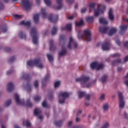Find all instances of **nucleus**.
Segmentation results:
<instances>
[{
  "mask_svg": "<svg viewBox=\"0 0 128 128\" xmlns=\"http://www.w3.org/2000/svg\"><path fill=\"white\" fill-rule=\"evenodd\" d=\"M50 45V50H52V48H54V40H50L49 42Z\"/></svg>",
  "mask_w": 128,
  "mask_h": 128,
  "instance_id": "7c9ffc66",
  "label": "nucleus"
},
{
  "mask_svg": "<svg viewBox=\"0 0 128 128\" xmlns=\"http://www.w3.org/2000/svg\"><path fill=\"white\" fill-rule=\"evenodd\" d=\"M90 96L89 94L86 95V100H90Z\"/></svg>",
  "mask_w": 128,
  "mask_h": 128,
  "instance_id": "e2e57ef3",
  "label": "nucleus"
},
{
  "mask_svg": "<svg viewBox=\"0 0 128 128\" xmlns=\"http://www.w3.org/2000/svg\"><path fill=\"white\" fill-rule=\"evenodd\" d=\"M110 44L108 42H104L102 44V50H109Z\"/></svg>",
  "mask_w": 128,
  "mask_h": 128,
  "instance_id": "2eb2a0df",
  "label": "nucleus"
},
{
  "mask_svg": "<svg viewBox=\"0 0 128 128\" xmlns=\"http://www.w3.org/2000/svg\"><path fill=\"white\" fill-rule=\"evenodd\" d=\"M86 12V8H83L81 9V12L82 14H84Z\"/></svg>",
  "mask_w": 128,
  "mask_h": 128,
  "instance_id": "6e6d98bb",
  "label": "nucleus"
},
{
  "mask_svg": "<svg viewBox=\"0 0 128 128\" xmlns=\"http://www.w3.org/2000/svg\"><path fill=\"white\" fill-rule=\"evenodd\" d=\"M68 47L70 50L72 48H76L78 47V44H76V40L72 36L70 38V42L68 45Z\"/></svg>",
  "mask_w": 128,
  "mask_h": 128,
  "instance_id": "1a4fd4ad",
  "label": "nucleus"
},
{
  "mask_svg": "<svg viewBox=\"0 0 128 128\" xmlns=\"http://www.w3.org/2000/svg\"><path fill=\"white\" fill-rule=\"evenodd\" d=\"M103 110H104V112H106V110H108V104H104L103 106Z\"/></svg>",
  "mask_w": 128,
  "mask_h": 128,
  "instance_id": "37998d69",
  "label": "nucleus"
},
{
  "mask_svg": "<svg viewBox=\"0 0 128 128\" xmlns=\"http://www.w3.org/2000/svg\"><path fill=\"white\" fill-rule=\"evenodd\" d=\"M116 44H118V46H120V40H116Z\"/></svg>",
  "mask_w": 128,
  "mask_h": 128,
  "instance_id": "052dcab7",
  "label": "nucleus"
},
{
  "mask_svg": "<svg viewBox=\"0 0 128 128\" xmlns=\"http://www.w3.org/2000/svg\"><path fill=\"white\" fill-rule=\"evenodd\" d=\"M14 60H16V57H14V56H13L12 58H10V59L9 60V62H14Z\"/></svg>",
  "mask_w": 128,
  "mask_h": 128,
  "instance_id": "864d4df0",
  "label": "nucleus"
},
{
  "mask_svg": "<svg viewBox=\"0 0 128 128\" xmlns=\"http://www.w3.org/2000/svg\"><path fill=\"white\" fill-rule=\"evenodd\" d=\"M116 32V28H113L110 29L109 33H108V35L112 36V34H115V32Z\"/></svg>",
  "mask_w": 128,
  "mask_h": 128,
  "instance_id": "bb28decb",
  "label": "nucleus"
},
{
  "mask_svg": "<svg viewBox=\"0 0 128 128\" xmlns=\"http://www.w3.org/2000/svg\"><path fill=\"white\" fill-rule=\"evenodd\" d=\"M27 64L28 66H36L38 68H44V64L40 62V59L28 61L27 62Z\"/></svg>",
  "mask_w": 128,
  "mask_h": 128,
  "instance_id": "7ed1b4c3",
  "label": "nucleus"
},
{
  "mask_svg": "<svg viewBox=\"0 0 128 128\" xmlns=\"http://www.w3.org/2000/svg\"><path fill=\"white\" fill-rule=\"evenodd\" d=\"M41 14H42V17L44 18H46V16H48V14H46V8H42L41 10Z\"/></svg>",
  "mask_w": 128,
  "mask_h": 128,
  "instance_id": "4be33fe9",
  "label": "nucleus"
},
{
  "mask_svg": "<svg viewBox=\"0 0 128 128\" xmlns=\"http://www.w3.org/2000/svg\"><path fill=\"white\" fill-rule=\"evenodd\" d=\"M86 20L88 22H94V16H87L86 17Z\"/></svg>",
  "mask_w": 128,
  "mask_h": 128,
  "instance_id": "b1692460",
  "label": "nucleus"
},
{
  "mask_svg": "<svg viewBox=\"0 0 128 128\" xmlns=\"http://www.w3.org/2000/svg\"><path fill=\"white\" fill-rule=\"evenodd\" d=\"M44 2L48 6H52V1L50 0H44Z\"/></svg>",
  "mask_w": 128,
  "mask_h": 128,
  "instance_id": "473e14b6",
  "label": "nucleus"
},
{
  "mask_svg": "<svg viewBox=\"0 0 128 128\" xmlns=\"http://www.w3.org/2000/svg\"><path fill=\"white\" fill-rule=\"evenodd\" d=\"M124 116L126 118H128V114L126 112L124 113Z\"/></svg>",
  "mask_w": 128,
  "mask_h": 128,
  "instance_id": "338daca9",
  "label": "nucleus"
},
{
  "mask_svg": "<svg viewBox=\"0 0 128 128\" xmlns=\"http://www.w3.org/2000/svg\"><path fill=\"white\" fill-rule=\"evenodd\" d=\"M38 18H40L39 14H35L34 16V20L35 24H38Z\"/></svg>",
  "mask_w": 128,
  "mask_h": 128,
  "instance_id": "393cba45",
  "label": "nucleus"
},
{
  "mask_svg": "<svg viewBox=\"0 0 128 128\" xmlns=\"http://www.w3.org/2000/svg\"><path fill=\"white\" fill-rule=\"evenodd\" d=\"M120 34H124L126 30H128V24L121 25L120 26Z\"/></svg>",
  "mask_w": 128,
  "mask_h": 128,
  "instance_id": "4468645a",
  "label": "nucleus"
},
{
  "mask_svg": "<svg viewBox=\"0 0 128 128\" xmlns=\"http://www.w3.org/2000/svg\"><path fill=\"white\" fill-rule=\"evenodd\" d=\"M70 96V93L68 92H60L59 94V100L60 104H64L66 98Z\"/></svg>",
  "mask_w": 128,
  "mask_h": 128,
  "instance_id": "20e7f679",
  "label": "nucleus"
},
{
  "mask_svg": "<svg viewBox=\"0 0 128 128\" xmlns=\"http://www.w3.org/2000/svg\"><path fill=\"white\" fill-rule=\"evenodd\" d=\"M36 4H40V0H36Z\"/></svg>",
  "mask_w": 128,
  "mask_h": 128,
  "instance_id": "774afa93",
  "label": "nucleus"
},
{
  "mask_svg": "<svg viewBox=\"0 0 128 128\" xmlns=\"http://www.w3.org/2000/svg\"><path fill=\"white\" fill-rule=\"evenodd\" d=\"M21 5L23 8L27 12L32 8V4L30 2V0H21Z\"/></svg>",
  "mask_w": 128,
  "mask_h": 128,
  "instance_id": "423d86ee",
  "label": "nucleus"
},
{
  "mask_svg": "<svg viewBox=\"0 0 128 128\" xmlns=\"http://www.w3.org/2000/svg\"><path fill=\"white\" fill-rule=\"evenodd\" d=\"M106 97V94H102L100 96V100H104V98Z\"/></svg>",
  "mask_w": 128,
  "mask_h": 128,
  "instance_id": "603ef678",
  "label": "nucleus"
},
{
  "mask_svg": "<svg viewBox=\"0 0 128 128\" xmlns=\"http://www.w3.org/2000/svg\"><path fill=\"white\" fill-rule=\"evenodd\" d=\"M19 38H24V34L22 32H20L18 34Z\"/></svg>",
  "mask_w": 128,
  "mask_h": 128,
  "instance_id": "ea45409f",
  "label": "nucleus"
},
{
  "mask_svg": "<svg viewBox=\"0 0 128 128\" xmlns=\"http://www.w3.org/2000/svg\"><path fill=\"white\" fill-rule=\"evenodd\" d=\"M76 16H78V14H76V12L72 14L70 16L68 17V20H72L74 18H76Z\"/></svg>",
  "mask_w": 128,
  "mask_h": 128,
  "instance_id": "f704fd0d",
  "label": "nucleus"
},
{
  "mask_svg": "<svg viewBox=\"0 0 128 128\" xmlns=\"http://www.w3.org/2000/svg\"><path fill=\"white\" fill-rule=\"evenodd\" d=\"M50 77L49 74H47L45 77V78L42 81V84L44 85V82H46L48 80V78Z\"/></svg>",
  "mask_w": 128,
  "mask_h": 128,
  "instance_id": "2f4dec72",
  "label": "nucleus"
},
{
  "mask_svg": "<svg viewBox=\"0 0 128 128\" xmlns=\"http://www.w3.org/2000/svg\"><path fill=\"white\" fill-rule=\"evenodd\" d=\"M108 18L110 20H112L114 18L112 10L110 8L108 12Z\"/></svg>",
  "mask_w": 128,
  "mask_h": 128,
  "instance_id": "412c9836",
  "label": "nucleus"
},
{
  "mask_svg": "<svg viewBox=\"0 0 128 128\" xmlns=\"http://www.w3.org/2000/svg\"><path fill=\"white\" fill-rule=\"evenodd\" d=\"M99 22L100 24H106L108 22V20L106 18L102 17L100 18Z\"/></svg>",
  "mask_w": 128,
  "mask_h": 128,
  "instance_id": "5701e85b",
  "label": "nucleus"
},
{
  "mask_svg": "<svg viewBox=\"0 0 128 128\" xmlns=\"http://www.w3.org/2000/svg\"><path fill=\"white\" fill-rule=\"evenodd\" d=\"M58 26H54L52 29V36H54V34H56V32H58Z\"/></svg>",
  "mask_w": 128,
  "mask_h": 128,
  "instance_id": "a878e982",
  "label": "nucleus"
},
{
  "mask_svg": "<svg viewBox=\"0 0 128 128\" xmlns=\"http://www.w3.org/2000/svg\"><path fill=\"white\" fill-rule=\"evenodd\" d=\"M124 46L125 48H126L128 49V41L124 42Z\"/></svg>",
  "mask_w": 128,
  "mask_h": 128,
  "instance_id": "bf43d9fd",
  "label": "nucleus"
},
{
  "mask_svg": "<svg viewBox=\"0 0 128 128\" xmlns=\"http://www.w3.org/2000/svg\"><path fill=\"white\" fill-rule=\"evenodd\" d=\"M13 16L14 18H20V16L18 14H14Z\"/></svg>",
  "mask_w": 128,
  "mask_h": 128,
  "instance_id": "13d9d810",
  "label": "nucleus"
},
{
  "mask_svg": "<svg viewBox=\"0 0 128 128\" xmlns=\"http://www.w3.org/2000/svg\"><path fill=\"white\" fill-rule=\"evenodd\" d=\"M72 30V24H66V26H62L61 28V30L62 32L63 30H68V32Z\"/></svg>",
  "mask_w": 128,
  "mask_h": 128,
  "instance_id": "a211bd4d",
  "label": "nucleus"
},
{
  "mask_svg": "<svg viewBox=\"0 0 128 128\" xmlns=\"http://www.w3.org/2000/svg\"><path fill=\"white\" fill-rule=\"evenodd\" d=\"M20 24H24L25 26H30V22L28 21L24 22V20H22L20 22Z\"/></svg>",
  "mask_w": 128,
  "mask_h": 128,
  "instance_id": "cd10ccee",
  "label": "nucleus"
},
{
  "mask_svg": "<svg viewBox=\"0 0 128 128\" xmlns=\"http://www.w3.org/2000/svg\"><path fill=\"white\" fill-rule=\"evenodd\" d=\"M64 36L61 35L60 38V42H64Z\"/></svg>",
  "mask_w": 128,
  "mask_h": 128,
  "instance_id": "3c124183",
  "label": "nucleus"
},
{
  "mask_svg": "<svg viewBox=\"0 0 128 128\" xmlns=\"http://www.w3.org/2000/svg\"><path fill=\"white\" fill-rule=\"evenodd\" d=\"M60 84V82L57 81L55 82L54 83V88H58Z\"/></svg>",
  "mask_w": 128,
  "mask_h": 128,
  "instance_id": "c03bdc74",
  "label": "nucleus"
},
{
  "mask_svg": "<svg viewBox=\"0 0 128 128\" xmlns=\"http://www.w3.org/2000/svg\"><path fill=\"white\" fill-rule=\"evenodd\" d=\"M66 54V48H64V44L62 45V50L59 52L58 54L59 56H64Z\"/></svg>",
  "mask_w": 128,
  "mask_h": 128,
  "instance_id": "6ab92c4d",
  "label": "nucleus"
},
{
  "mask_svg": "<svg viewBox=\"0 0 128 128\" xmlns=\"http://www.w3.org/2000/svg\"><path fill=\"white\" fill-rule=\"evenodd\" d=\"M57 5L54 7L56 10H60L62 8V0H56Z\"/></svg>",
  "mask_w": 128,
  "mask_h": 128,
  "instance_id": "dca6fc26",
  "label": "nucleus"
},
{
  "mask_svg": "<svg viewBox=\"0 0 128 128\" xmlns=\"http://www.w3.org/2000/svg\"><path fill=\"white\" fill-rule=\"evenodd\" d=\"M82 38H84V35H82V32L80 30H79L78 31V40H82Z\"/></svg>",
  "mask_w": 128,
  "mask_h": 128,
  "instance_id": "c85d7f7f",
  "label": "nucleus"
},
{
  "mask_svg": "<svg viewBox=\"0 0 128 128\" xmlns=\"http://www.w3.org/2000/svg\"><path fill=\"white\" fill-rule=\"evenodd\" d=\"M107 78L108 76L106 75L103 76L101 78V82H105L106 81Z\"/></svg>",
  "mask_w": 128,
  "mask_h": 128,
  "instance_id": "79ce46f5",
  "label": "nucleus"
},
{
  "mask_svg": "<svg viewBox=\"0 0 128 128\" xmlns=\"http://www.w3.org/2000/svg\"><path fill=\"white\" fill-rule=\"evenodd\" d=\"M42 106L44 108H48V104H46V101L44 100L42 104Z\"/></svg>",
  "mask_w": 128,
  "mask_h": 128,
  "instance_id": "09e8293b",
  "label": "nucleus"
},
{
  "mask_svg": "<svg viewBox=\"0 0 128 128\" xmlns=\"http://www.w3.org/2000/svg\"><path fill=\"white\" fill-rule=\"evenodd\" d=\"M14 90V84H12V82H10L8 84L7 86H6V91L8 92H10L12 90Z\"/></svg>",
  "mask_w": 128,
  "mask_h": 128,
  "instance_id": "f3484780",
  "label": "nucleus"
},
{
  "mask_svg": "<svg viewBox=\"0 0 128 128\" xmlns=\"http://www.w3.org/2000/svg\"><path fill=\"white\" fill-rule=\"evenodd\" d=\"M89 8L90 12H92V10H94V4H89Z\"/></svg>",
  "mask_w": 128,
  "mask_h": 128,
  "instance_id": "e433bc0d",
  "label": "nucleus"
},
{
  "mask_svg": "<svg viewBox=\"0 0 128 128\" xmlns=\"http://www.w3.org/2000/svg\"><path fill=\"white\" fill-rule=\"evenodd\" d=\"M108 27L104 26L103 27H100L99 28L100 32H102V34H106V32H108Z\"/></svg>",
  "mask_w": 128,
  "mask_h": 128,
  "instance_id": "aec40b11",
  "label": "nucleus"
},
{
  "mask_svg": "<svg viewBox=\"0 0 128 128\" xmlns=\"http://www.w3.org/2000/svg\"><path fill=\"white\" fill-rule=\"evenodd\" d=\"M128 60V56H126L124 59V62H126Z\"/></svg>",
  "mask_w": 128,
  "mask_h": 128,
  "instance_id": "0e129e2a",
  "label": "nucleus"
},
{
  "mask_svg": "<svg viewBox=\"0 0 128 128\" xmlns=\"http://www.w3.org/2000/svg\"><path fill=\"white\" fill-rule=\"evenodd\" d=\"M1 128H6V125L5 124H2L1 125Z\"/></svg>",
  "mask_w": 128,
  "mask_h": 128,
  "instance_id": "69168bd1",
  "label": "nucleus"
},
{
  "mask_svg": "<svg viewBox=\"0 0 128 128\" xmlns=\"http://www.w3.org/2000/svg\"><path fill=\"white\" fill-rule=\"evenodd\" d=\"M84 38L86 42H90L92 40V32L88 29L84 30Z\"/></svg>",
  "mask_w": 128,
  "mask_h": 128,
  "instance_id": "9d476101",
  "label": "nucleus"
},
{
  "mask_svg": "<svg viewBox=\"0 0 128 128\" xmlns=\"http://www.w3.org/2000/svg\"><path fill=\"white\" fill-rule=\"evenodd\" d=\"M49 20L52 22H56L58 20V16L56 14H52L48 18Z\"/></svg>",
  "mask_w": 128,
  "mask_h": 128,
  "instance_id": "ddd939ff",
  "label": "nucleus"
},
{
  "mask_svg": "<svg viewBox=\"0 0 128 128\" xmlns=\"http://www.w3.org/2000/svg\"><path fill=\"white\" fill-rule=\"evenodd\" d=\"M34 114H35V116H36L40 120H42L44 118L42 116V112L40 111V109L38 108H36L34 109Z\"/></svg>",
  "mask_w": 128,
  "mask_h": 128,
  "instance_id": "f8f14e48",
  "label": "nucleus"
},
{
  "mask_svg": "<svg viewBox=\"0 0 128 128\" xmlns=\"http://www.w3.org/2000/svg\"><path fill=\"white\" fill-rule=\"evenodd\" d=\"M30 34L33 38V42L34 44H38V32H36V28H33L31 29Z\"/></svg>",
  "mask_w": 128,
  "mask_h": 128,
  "instance_id": "39448f33",
  "label": "nucleus"
},
{
  "mask_svg": "<svg viewBox=\"0 0 128 128\" xmlns=\"http://www.w3.org/2000/svg\"><path fill=\"white\" fill-rule=\"evenodd\" d=\"M47 56L49 62H52V60H54V56H52V55L48 54Z\"/></svg>",
  "mask_w": 128,
  "mask_h": 128,
  "instance_id": "72a5a7b5",
  "label": "nucleus"
},
{
  "mask_svg": "<svg viewBox=\"0 0 128 128\" xmlns=\"http://www.w3.org/2000/svg\"><path fill=\"white\" fill-rule=\"evenodd\" d=\"M26 88L27 90L30 91L32 89V86L30 84H27V86H26Z\"/></svg>",
  "mask_w": 128,
  "mask_h": 128,
  "instance_id": "8fccbe9b",
  "label": "nucleus"
},
{
  "mask_svg": "<svg viewBox=\"0 0 128 128\" xmlns=\"http://www.w3.org/2000/svg\"><path fill=\"white\" fill-rule=\"evenodd\" d=\"M89 80L90 77L84 75L76 78V82H81V86H82V88H90L94 82H96V80H94L90 83H88V82Z\"/></svg>",
  "mask_w": 128,
  "mask_h": 128,
  "instance_id": "f257e3e1",
  "label": "nucleus"
},
{
  "mask_svg": "<svg viewBox=\"0 0 128 128\" xmlns=\"http://www.w3.org/2000/svg\"><path fill=\"white\" fill-rule=\"evenodd\" d=\"M14 98L16 104L18 106H25L30 107L32 106V104L30 102V99L24 101V100H20V96L18 94H15Z\"/></svg>",
  "mask_w": 128,
  "mask_h": 128,
  "instance_id": "f03ea898",
  "label": "nucleus"
},
{
  "mask_svg": "<svg viewBox=\"0 0 128 128\" xmlns=\"http://www.w3.org/2000/svg\"><path fill=\"white\" fill-rule=\"evenodd\" d=\"M112 56L113 58H114L116 56H120V54H112Z\"/></svg>",
  "mask_w": 128,
  "mask_h": 128,
  "instance_id": "680f3d73",
  "label": "nucleus"
},
{
  "mask_svg": "<svg viewBox=\"0 0 128 128\" xmlns=\"http://www.w3.org/2000/svg\"><path fill=\"white\" fill-rule=\"evenodd\" d=\"M90 68L92 70L96 68V70H102V68H104V64H100L98 62H94L91 64Z\"/></svg>",
  "mask_w": 128,
  "mask_h": 128,
  "instance_id": "9b49d317",
  "label": "nucleus"
},
{
  "mask_svg": "<svg viewBox=\"0 0 128 128\" xmlns=\"http://www.w3.org/2000/svg\"><path fill=\"white\" fill-rule=\"evenodd\" d=\"M54 124L57 126H61L62 124V121H55Z\"/></svg>",
  "mask_w": 128,
  "mask_h": 128,
  "instance_id": "4c0bfd02",
  "label": "nucleus"
},
{
  "mask_svg": "<svg viewBox=\"0 0 128 128\" xmlns=\"http://www.w3.org/2000/svg\"><path fill=\"white\" fill-rule=\"evenodd\" d=\"M34 86L35 88H38V80H36L34 82Z\"/></svg>",
  "mask_w": 128,
  "mask_h": 128,
  "instance_id": "5fc2aeb1",
  "label": "nucleus"
},
{
  "mask_svg": "<svg viewBox=\"0 0 128 128\" xmlns=\"http://www.w3.org/2000/svg\"><path fill=\"white\" fill-rule=\"evenodd\" d=\"M25 126H26V128H30V126H32V124H30V120H26V121Z\"/></svg>",
  "mask_w": 128,
  "mask_h": 128,
  "instance_id": "58836bf2",
  "label": "nucleus"
},
{
  "mask_svg": "<svg viewBox=\"0 0 128 128\" xmlns=\"http://www.w3.org/2000/svg\"><path fill=\"white\" fill-rule=\"evenodd\" d=\"M11 104H12V100H8L4 103V106L5 107L8 106H10Z\"/></svg>",
  "mask_w": 128,
  "mask_h": 128,
  "instance_id": "c9c22d12",
  "label": "nucleus"
},
{
  "mask_svg": "<svg viewBox=\"0 0 128 128\" xmlns=\"http://www.w3.org/2000/svg\"><path fill=\"white\" fill-rule=\"evenodd\" d=\"M110 126V124L108 122H106L102 126V128H108Z\"/></svg>",
  "mask_w": 128,
  "mask_h": 128,
  "instance_id": "a18cd8bd",
  "label": "nucleus"
},
{
  "mask_svg": "<svg viewBox=\"0 0 128 128\" xmlns=\"http://www.w3.org/2000/svg\"><path fill=\"white\" fill-rule=\"evenodd\" d=\"M40 100V96H36L34 97V100L35 102H39V100Z\"/></svg>",
  "mask_w": 128,
  "mask_h": 128,
  "instance_id": "de8ad7c7",
  "label": "nucleus"
},
{
  "mask_svg": "<svg viewBox=\"0 0 128 128\" xmlns=\"http://www.w3.org/2000/svg\"><path fill=\"white\" fill-rule=\"evenodd\" d=\"M74 0H66V2L68 4H72L74 2Z\"/></svg>",
  "mask_w": 128,
  "mask_h": 128,
  "instance_id": "4d7b16f0",
  "label": "nucleus"
},
{
  "mask_svg": "<svg viewBox=\"0 0 128 128\" xmlns=\"http://www.w3.org/2000/svg\"><path fill=\"white\" fill-rule=\"evenodd\" d=\"M84 24V20H81L78 22H76V26H82Z\"/></svg>",
  "mask_w": 128,
  "mask_h": 128,
  "instance_id": "c756f323",
  "label": "nucleus"
},
{
  "mask_svg": "<svg viewBox=\"0 0 128 128\" xmlns=\"http://www.w3.org/2000/svg\"><path fill=\"white\" fill-rule=\"evenodd\" d=\"M124 64V62H122L121 60H118L117 61H115L114 62H112V64L114 66V65L115 64Z\"/></svg>",
  "mask_w": 128,
  "mask_h": 128,
  "instance_id": "49530a36",
  "label": "nucleus"
},
{
  "mask_svg": "<svg viewBox=\"0 0 128 128\" xmlns=\"http://www.w3.org/2000/svg\"><path fill=\"white\" fill-rule=\"evenodd\" d=\"M106 10V6H104L98 5L97 8L94 10V14L95 16H98L100 14H103Z\"/></svg>",
  "mask_w": 128,
  "mask_h": 128,
  "instance_id": "0eeeda50",
  "label": "nucleus"
},
{
  "mask_svg": "<svg viewBox=\"0 0 128 128\" xmlns=\"http://www.w3.org/2000/svg\"><path fill=\"white\" fill-rule=\"evenodd\" d=\"M118 96L119 98V107L120 108H124L126 104V102H124V98L122 96V92H118Z\"/></svg>",
  "mask_w": 128,
  "mask_h": 128,
  "instance_id": "6e6552de",
  "label": "nucleus"
},
{
  "mask_svg": "<svg viewBox=\"0 0 128 128\" xmlns=\"http://www.w3.org/2000/svg\"><path fill=\"white\" fill-rule=\"evenodd\" d=\"M79 98H82V96H84L86 95V92H79L78 93Z\"/></svg>",
  "mask_w": 128,
  "mask_h": 128,
  "instance_id": "a19ab883",
  "label": "nucleus"
}]
</instances>
